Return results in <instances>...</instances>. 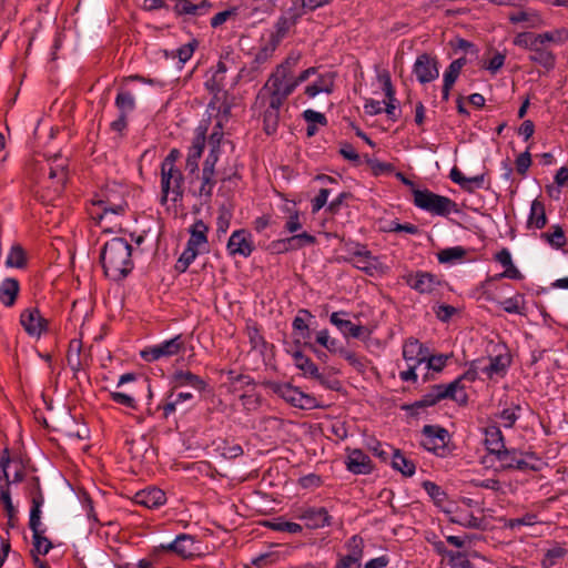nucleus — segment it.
<instances>
[{"label": "nucleus", "instance_id": "51", "mask_svg": "<svg viewBox=\"0 0 568 568\" xmlns=\"http://www.w3.org/2000/svg\"><path fill=\"white\" fill-rule=\"evenodd\" d=\"M516 47L530 50L538 43L537 34L531 32H519L513 40Z\"/></svg>", "mask_w": 568, "mask_h": 568}, {"label": "nucleus", "instance_id": "32", "mask_svg": "<svg viewBox=\"0 0 568 568\" xmlns=\"http://www.w3.org/2000/svg\"><path fill=\"white\" fill-rule=\"evenodd\" d=\"M529 60L540 64L546 69H551L555 65V54L542 47V44H535L530 49Z\"/></svg>", "mask_w": 568, "mask_h": 568}, {"label": "nucleus", "instance_id": "53", "mask_svg": "<svg viewBox=\"0 0 568 568\" xmlns=\"http://www.w3.org/2000/svg\"><path fill=\"white\" fill-rule=\"evenodd\" d=\"M444 399L443 394L437 390V385H434L429 393L424 395L422 399L415 402L414 406L416 407H427L437 404L439 400Z\"/></svg>", "mask_w": 568, "mask_h": 568}, {"label": "nucleus", "instance_id": "1", "mask_svg": "<svg viewBox=\"0 0 568 568\" xmlns=\"http://www.w3.org/2000/svg\"><path fill=\"white\" fill-rule=\"evenodd\" d=\"M296 64V58H287L277 65L257 93L255 108L263 112L264 131L267 134L276 131L281 108L296 88V82L293 81V69Z\"/></svg>", "mask_w": 568, "mask_h": 568}, {"label": "nucleus", "instance_id": "44", "mask_svg": "<svg viewBox=\"0 0 568 568\" xmlns=\"http://www.w3.org/2000/svg\"><path fill=\"white\" fill-rule=\"evenodd\" d=\"M537 39L539 44H544L546 42L562 43L568 40V29L561 28L554 31L538 33Z\"/></svg>", "mask_w": 568, "mask_h": 568}, {"label": "nucleus", "instance_id": "7", "mask_svg": "<svg viewBox=\"0 0 568 568\" xmlns=\"http://www.w3.org/2000/svg\"><path fill=\"white\" fill-rule=\"evenodd\" d=\"M185 349L183 336L176 335L171 339L163 341L156 345L149 346L141 351L140 355L145 362H155L161 358L175 356Z\"/></svg>", "mask_w": 568, "mask_h": 568}, {"label": "nucleus", "instance_id": "55", "mask_svg": "<svg viewBox=\"0 0 568 568\" xmlns=\"http://www.w3.org/2000/svg\"><path fill=\"white\" fill-rule=\"evenodd\" d=\"M542 236L556 248L562 247L566 243L565 233L560 226H555L552 232L544 233Z\"/></svg>", "mask_w": 568, "mask_h": 568}, {"label": "nucleus", "instance_id": "41", "mask_svg": "<svg viewBox=\"0 0 568 568\" xmlns=\"http://www.w3.org/2000/svg\"><path fill=\"white\" fill-rule=\"evenodd\" d=\"M115 105L120 114L128 115L135 109V99L131 92L120 91L115 98Z\"/></svg>", "mask_w": 568, "mask_h": 568}, {"label": "nucleus", "instance_id": "2", "mask_svg": "<svg viewBox=\"0 0 568 568\" xmlns=\"http://www.w3.org/2000/svg\"><path fill=\"white\" fill-rule=\"evenodd\" d=\"M132 247L123 239L114 237L106 242L101 253V261L105 274L113 280H120L132 270Z\"/></svg>", "mask_w": 568, "mask_h": 568}, {"label": "nucleus", "instance_id": "22", "mask_svg": "<svg viewBox=\"0 0 568 568\" xmlns=\"http://www.w3.org/2000/svg\"><path fill=\"white\" fill-rule=\"evenodd\" d=\"M346 466L354 474H369L373 469L371 458L361 449L349 450Z\"/></svg>", "mask_w": 568, "mask_h": 568}, {"label": "nucleus", "instance_id": "50", "mask_svg": "<svg viewBox=\"0 0 568 568\" xmlns=\"http://www.w3.org/2000/svg\"><path fill=\"white\" fill-rule=\"evenodd\" d=\"M204 146H205L204 133H199L194 138L192 145L189 148L186 159L199 161L202 156Z\"/></svg>", "mask_w": 568, "mask_h": 568}, {"label": "nucleus", "instance_id": "40", "mask_svg": "<svg viewBox=\"0 0 568 568\" xmlns=\"http://www.w3.org/2000/svg\"><path fill=\"white\" fill-rule=\"evenodd\" d=\"M452 521L466 528L479 529L483 526V519L467 511H457Z\"/></svg>", "mask_w": 568, "mask_h": 568}, {"label": "nucleus", "instance_id": "12", "mask_svg": "<svg viewBox=\"0 0 568 568\" xmlns=\"http://www.w3.org/2000/svg\"><path fill=\"white\" fill-rule=\"evenodd\" d=\"M404 278L410 288L417 291L420 294H430L440 284L437 276L422 271L409 273Z\"/></svg>", "mask_w": 568, "mask_h": 568}, {"label": "nucleus", "instance_id": "62", "mask_svg": "<svg viewBox=\"0 0 568 568\" xmlns=\"http://www.w3.org/2000/svg\"><path fill=\"white\" fill-rule=\"evenodd\" d=\"M303 118L305 119V121L307 123L321 124V125H326V123H327V120L323 113L311 110V109L305 110L303 112Z\"/></svg>", "mask_w": 568, "mask_h": 568}, {"label": "nucleus", "instance_id": "13", "mask_svg": "<svg viewBox=\"0 0 568 568\" xmlns=\"http://www.w3.org/2000/svg\"><path fill=\"white\" fill-rule=\"evenodd\" d=\"M414 73L420 83H428L438 78L437 61L429 54H420L414 63Z\"/></svg>", "mask_w": 568, "mask_h": 568}, {"label": "nucleus", "instance_id": "43", "mask_svg": "<svg viewBox=\"0 0 568 568\" xmlns=\"http://www.w3.org/2000/svg\"><path fill=\"white\" fill-rule=\"evenodd\" d=\"M316 342L331 353H344V347L339 345L337 339L329 336L327 329L320 331L316 334Z\"/></svg>", "mask_w": 568, "mask_h": 568}, {"label": "nucleus", "instance_id": "63", "mask_svg": "<svg viewBox=\"0 0 568 568\" xmlns=\"http://www.w3.org/2000/svg\"><path fill=\"white\" fill-rule=\"evenodd\" d=\"M222 140H223L222 124H221V121H219L214 128V131L211 133V135L209 138V145L211 146V149L220 150Z\"/></svg>", "mask_w": 568, "mask_h": 568}, {"label": "nucleus", "instance_id": "57", "mask_svg": "<svg viewBox=\"0 0 568 568\" xmlns=\"http://www.w3.org/2000/svg\"><path fill=\"white\" fill-rule=\"evenodd\" d=\"M537 523V516L535 514H526L520 518L508 519L505 524L506 527L515 529L519 526H532Z\"/></svg>", "mask_w": 568, "mask_h": 568}, {"label": "nucleus", "instance_id": "29", "mask_svg": "<svg viewBox=\"0 0 568 568\" xmlns=\"http://www.w3.org/2000/svg\"><path fill=\"white\" fill-rule=\"evenodd\" d=\"M174 387L190 386L199 392L205 389L206 383L189 371H178L173 375Z\"/></svg>", "mask_w": 568, "mask_h": 568}, {"label": "nucleus", "instance_id": "23", "mask_svg": "<svg viewBox=\"0 0 568 568\" xmlns=\"http://www.w3.org/2000/svg\"><path fill=\"white\" fill-rule=\"evenodd\" d=\"M165 501V493L156 487L146 488L135 495V503L150 509L159 508Z\"/></svg>", "mask_w": 568, "mask_h": 568}, {"label": "nucleus", "instance_id": "28", "mask_svg": "<svg viewBox=\"0 0 568 568\" xmlns=\"http://www.w3.org/2000/svg\"><path fill=\"white\" fill-rule=\"evenodd\" d=\"M437 390L443 394L444 398H450L462 404L467 402V395L462 378H456L447 385L437 384Z\"/></svg>", "mask_w": 568, "mask_h": 568}, {"label": "nucleus", "instance_id": "3", "mask_svg": "<svg viewBox=\"0 0 568 568\" xmlns=\"http://www.w3.org/2000/svg\"><path fill=\"white\" fill-rule=\"evenodd\" d=\"M126 194L128 189L124 185L118 183L108 185L102 191L101 195L93 201V205H98L102 210V213L98 214V217L103 220L109 214H123L128 207L125 200Z\"/></svg>", "mask_w": 568, "mask_h": 568}, {"label": "nucleus", "instance_id": "34", "mask_svg": "<svg viewBox=\"0 0 568 568\" xmlns=\"http://www.w3.org/2000/svg\"><path fill=\"white\" fill-rule=\"evenodd\" d=\"M547 223L545 205L539 200H534L530 205V214L527 221L529 229H542Z\"/></svg>", "mask_w": 568, "mask_h": 568}, {"label": "nucleus", "instance_id": "54", "mask_svg": "<svg viewBox=\"0 0 568 568\" xmlns=\"http://www.w3.org/2000/svg\"><path fill=\"white\" fill-rule=\"evenodd\" d=\"M41 529H37V532L33 534V547L34 549L42 555H47L52 548L51 541L42 535Z\"/></svg>", "mask_w": 568, "mask_h": 568}, {"label": "nucleus", "instance_id": "42", "mask_svg": "<svg viewBox=\"0 0 568 568\" xmlns=\"http://www.w3.org/2000/svg\"><path fill=\"white\" fill-rule=\"evenodd\" d=\"M315 242V236L308 234L307 232H302L287 237L286 244H288V248H291V251H296L305 246L313 245Z\"/></svg>", "mask_w": 568, "mask_h": 568}, {"label": "nucleus", "instance_id": "5", "mask_svg": "<svg viewBox=\"0 0 568 568\" xmlns=\"http://www.w3.org/2000/svg\"><path fill=\"white\" fill-rule=\"evenodd\" d=\"M413 195L415 205L432 214L448 215L452 212H456V203L447 196L428 190H415Z\"/></svg>", "mask_w": 568, "mask_h": 568}, {"label": "nucleus", "instance_id": "11", "mask_svg": "<svg viewBox=\"0 0 568 568\" xmlns=\"http://www.w3.org/2000/svg\"><path fill=\"white\" fill-rule=\"evenodd\" d=\"M20 324L30 336L34 337H39L47 331L48 326L47 320L40 314L37 307L24 310L20 315Z\"/></svg>", "mask_w": 568, "mask_h": 568}, {"label": "nucleus", "instance_id": "9", "mask_svg": "<svg viewBox=\"0 0 568 568\" xmlns=\"http://www.w3.org/2000/svg\"><path fill=\"white\" fill-rule=\"evenodd\" d=\"M161 548L166 551H172L184 559H189L199 554L200 547L195 541L194 537L186 534H181L176 538L164 545Z\"/></svg>", "mask_w": 568, "mask_h": 568}, {"label": "nucleus", "instance_id": "4", "mask_svg": "<svg viewBox=\"0 0 568 568\" xmlns=\"http://www.w3.org/2000/svg\"><path fill=\"white\" fill-rule=\"evenodd\" d=\"M184 175L178 166H161V203L181 201L184 194Z\"/></svg>", "mask_w": 568, "mask_h": 568}, {"label": "nucleus", "instance_id": "31", "mask_svg": "<svg viewBox=\"0 0 568 568\" xmlns=\"http://www.w3.org/2000/svg\"><path fill=\"white\" fill-rule=\"evenodd\" d=\"M19 282L16 278H6L0 284V302L6 306H12L19 293Z\"/></svg>", "mask_w": 568, "mask_h": 568}, {"label": "nucleus", "instance_id": "8", "mask_svg": "<svg viewBox=\"0 0 568 568\" xmlns=\"http://www.w3.org/2000/svg\"><path fill=\"white\" fill-rule=\"evenodd\" d=\"M448 432L439 426L425 425L422 430L420 444L429 452L438 454L444 450L448 440Z\"/></svg>", "mask_w": 568, "mask_h": 568}, {"label": "nucleus", "instance_id": "46", "mask_svg": "<svg viewBox=\"0 0 568 568\" xmlns=\"http://www.w3.org/2000/svg\"><path fill=\"white\" fill-rule=\"evenodd\" d=\"M503 310L510 314H523L525 308V301L521 295H515L499 302Z\"/></svg>", "mask_w": 568, "mask_h": 568}, {"label": "nucleus", "instance_id": "59", "mask_svg": "<svg viewBox=\"0 0 568 568\" xmlns=\"http://www.w3.org/2000/svg\"><path fill=\"white\" fill-rule=\"evenodd\" d=\"M515 164H516L517 173L520 175H525L531 165L530 152L527 150V151L520 153L517 156Z\"/></svg>", "mask_w": 568, "mask_h": 568}, {"label": "nucleus", "instance_id": "47", "mask_svg": "<svg viewBox=\"0 0 568 568\" xmlns=\"http://www.w3.org/2000/svg\"><path fill=\"white\" fill-rule=\"evenodd\" d=\"M265 525L273 530L276 531H285L288 534H298L302 531V526L296 523L284 521L282 519H276L274 521H266Z\"/></svg>", "mask_w": 568, "mask_h": 568}, {"label": "nucleus", "instance_id": "56", "mask_svg": "<svg viewBox=\"0 0 568 568\" xmlns=\"http://www.w3.org/2000/svg\"><path fill=\"white\" fill-rule=\"evenodd\" d=\"M348 556L361 561L363 557V539L358 536H353L347 541Z\"/></svg>", "mask_w": 568, "mask_h": 568}, {"label": "nucleus", "instance_id": "24", "mask_svg": "<svg viewBox=\"0 0 568 568\" xmlns=\"http://www.w3.org/2000/svg\"><path fill=\"white\" fill-rule=\"evenodd\" d=\"M293 359L295 366L303 372L304 376L314 378L318 381L321 384L326 385V379L318 372L317 366L310 357H307L301 352H295L293 355Z\"/></svg>", "mask_w": 568, "mask_h": 568}, {"label": "nucleus", "instance_id": "60", "mask_svg": "<svg viewBox=\"0 0 568 568\" xmlns=\"http://www.w3.org/2000/svg\"><path fill=\"white\" fill-rule=\"evenodd\" d=\"M219 153H220V150H216V149L210 150V153L207 154V156L203 163V169H202L203 172L215 176V165L219 160Z\"/></svg>", "mask_w": 568, "mask_h": 568}, {"label": "nucleus", "instance_id": "25", "mask_svg": "<svg viewBox=\"0 0 568 568\" xmlns=\"http://www.w3.org/2000/svg\"><path fill=\"white\" fill-rule=\"evenodd\" d=\"M351 262L358 270L365 271L368 274L377 268V260L365 247H361L352 253Z\"/></svg>", "mask_w": 568, "mask_h": 568}, {"label": "nucleus", "instance_id": "26", "mask_svg": "<svg viewBox=\"0 0 568 568\" xmlns=\"http://www.w3.org/2000/svg\"><path fill=\"white\" fill-rule=\"evenodd\" d=\"M312 318H314L312 313L308 310L302 308L298 311L292 323L296 341L303 339L305 345H307V339L310 338V328L307 322Z\"/></svg>", "mask_w": 568, "mask_h": 568}, {"label": "nucleus", "instance_id": "19", "mask_svg": "<svg viewBox=\"0 0 568 568\" xmlns=\"http://www.w3.org/2000/svg\"><path fill=\"white\" fill-rule=\"evenodd\" d=\"M428 357V348L416 338H408L403 345V358L406 363L420 365Z\"/></svg>", "mask_w": 568, "mask_h": 568}, {"label": "nucleus", "instance_id": "21", "mask_svg": "<svg viewBox=\"0 0 568 568\" xmlns=\"http://www.w3.org/2000/svg\"><path fill=\"white\" fill-rule=\"evenodd\" d=\"M344 312H334L331 314L329 321L335 325L344 336L359 338L367 333V329L362 325H356L348 320L342 318Z\"/></svg>", "mask_w": 568, "mask_h": 568}, {"label": "nucleus", "instance_id": "45", "mask_svg": "<svg viewBox=\"0 0 568 568\" xmlns=\"http://www.w3.org/2000/svg\"><path fill=\"white\" fill-rule=\"evenodd\" d=\"M465 64V58L454 60L444 73V83L453 87Z\"/></svg>", "mask_w": 568, "mask_h": 568}, {"label": "nucleus", "instance_id": "14", "mask_svg": "<svg viewBox=\"0 0 568 568\" xmlns=\"http://www.w3.org/2000/svg\"><path fill=\"white\" fill-rule=\"evenodd\" d=\"M508 20L513 24H521L527 29H537L545 24L541 13L532 8H520L508 14Z\"/></svg>", "mask_w": 568, "mask_h": 568}, {"label": "nucleus", "instance_id": "27", "mask_svg": "<svg viewBox=\"0 0 568 568\" xmlns=\"http://www.w3.org/2000/svg\"><path fill=\"white\" fill-rule=\"evenodd\" d=\"M207 225L202 221H195L190 227V239L186 245L204 251L207 243Z\"/></svg>", "mask_w": 568, "mask_h": 568}, {"label": "nucleus", "instance_id": "6", "mask_svg": "<svg viewBox=\"0 0 568 568\" xmlns=\"http://www.w3.org/2000/svg\"><path fill=\"white\" fill-rule=\"evenodd\" d=\"M272 390L282 397L285 402L301 409H313L318 407L316 398L310 394L300 390L288 383H273Z\"/></svg>", "mask_w": 568, "mask_h": 568}, {"label": "nucleus", "instance_id": "61", "mask_svg": "<svg viewBox=\"0 0 568 568\" xmlns=\"http://www.w3.org/2000/svg\"><path fill=\"white\" fill-rule=\"evenodd\" d=\"M447 359H448L447 355H433V356H430L428 354V357L426 359L427 367L429 369L435 371V372H440L444 368V366L446 365Z\"/></svg>", "mask_w": 568, "mask_h": 568}, {"label": "nucleus", "instance_id": "35", "mask_svg": "<svg viewBox=\"0 0 568 568\" xmlns=\"http://www.w3.org/2000/svg\"><path fill=\"white\" fill-rule=\"evenodd\" d=\"M510 365V357L508 355H497L489 358L488 365L483 368L489 377L495 375H504L507 367Z\"/></svg>", "mask_w": 568, "mask_h": 568}, {"label": "nucleus", "instance_id": "18", "mask_svg": "<svg viewBox=\"0 0 568 568\" xmlns=\"http://www.w3.org/2000/svg\"><path fill=\"white\" fill-rule=\"evenodd\" d=\"M496 459L499 463V467L497 469H519L525 470L528 468V463L524 460L523 454L517 452L516 449H507L504 447L495 455Z\"/></svg>", "mask_w": 568, "mask_h": 568}, {"label": "nucleus", "instance_id": "36", "mask_svg": "<svg viewBox=\"0 0 568 568\" xmlns=\"http://www.w3.org/2000/svg\"><path fill=\"white\" fill-rule=\"evenodd\" d=\"M49 170H50V172H49L50 179L57 181L55 190L60 191L64 186V184L67 182V178H68L64 160L60 156H57L53 160V164L50 165Z\"/></svg>", "mask_w": 568, "mask_h": 568}, {"label": "nucleus", "instance_id": "48", "mask_svg": "<svg viewBox=\"0 0 568 568\" xmlns=\"http://www.w3.org/2000/svg\"><path fill=\"white\" fill-rule=\"evenodd\" d=\"M423 487L437 506H443L447 495L438 485L433 481H424Z\"/></svg>", "mask_w": 568, "mask_h": 568}, {"label": "nucleus", "instance_id": "15", "mask_svg": "<svg viewBox=\"0 0 568 568\" xmlns=\"http://www.w3.org/2000/svg\"><path fill=\"white\" fill-rule=\"evenodd\" d=\"M216 184L214 175L206 174L202 171V174H196L190 179V192L193 196L209 201L213 194V189Z\"/></svg>", "mask_w": 568, "mask_h": 568}, {"label": "nucleus", "instance_id": "49", "mask_svg": "<svg viewBox=\"0 0 568 568\" xmlns=\"http://www.w3.org/2000/svg\"><path fill=\"white\" fill-rule=\"evenodd\" d=\"M465 253L466 252L463 247L455 246V247H448V248L440 251L437 254V257L440 263H452L456 260L463 258Z\"/></svg>", "mask_w": 568, "mask_h": 568}, {"label": "nucleus", "instance_id": "64", "mask_svg": "<svg viewBox=\"0 0 568 568\" xmlns=\"http://www.w3.org/2000/svg\"><path fill=\"white\" fill-rule=\"evenodd\" d=\"M329 195L327 189H321L318 194L312 200L313 212H318L326 203Z\"/></svg>", "mask_w": 568, "mask_h": 568}, {"label": "nucleus", "instance_id": "17", "mask_svg": "<svg viewBox=\"0 0 568 568\" xmlns=\"http://www.w3.org/2000/svg\"><path fill=\"white\" fill-rule=\"evenodd\" d=\"M297 518L304 520L306 527L311 529L331 525V516L324 507H307L301 509Z\"/></svg>", "mask_w": 568, "mask_h": 568}, {"label": "nucleus", "instance_id": "33", "mask_svg": "<svg viewBox=\"0 0 568 568\" xmlns=\"http://www.w3.org/2000/svg\"><path fill=\"white\" fill-rule=\"evenodd\" d=\"M334 87L333 75L327 73L320 75L316 82L305 88V94L310 98H314L320 93H331Z\"/></svg>", "mask_w": 568, "mask_h": 568}, {"label": "nucleus", "instance_id": "52", "mask_svg": "<svg viewBox=\"0 0 568 568\" xmlns=\"http://www.w3.org/2000/svg\"><path fill=\"white\" fill-rule=\"evenodd\" d=\"M201 252L202 251L199 248L186 245L184 252L181 254L178 261L176 267L184 272Z\"/></svg>", "mask_w": 568, "mask_h": 568}, {"label": "nucleus", "instance_id": "20", "mask_svg": "<svg viewBox=\"0 0 568 568\" xmlns=\"http://www.w3.org/2000/svg\"><path fill=\"white\" fill-rule=\"evenodd\" d=\"M34 489L32 491V507L30 510L29 527L32 532H37L41 526V507L44 504V496L40 487L39 478H33Z\"/></svg>", "mask_w": 568, "mask_h": 568}, {"label": "nucleus", "instance_id": "16", "mask_svg": "<svg viewBox=\"0 0 568 568\" xmlns=\"http://www.w3.org/2000/svg\"><path fill=\"white\" fill-rule=\"evenodd\" d=\"M204 84L207 91L213 95L209 103V109L212 111L217 110L219 113L223 112L224 114H227L230 108L222 102L225 97L222 77L217 78L216 75H211Z\"/></svg>", "mask_w": 568, "mask_h": 568}, {"label": "nucleus", "instance_id": "10", "mask_svg": "<svg viewBox=\"0 0 568 568\" xmlns=\"http://www.w3.org/2000/svg\"><path fill=\"white\" fill-rule=\"evenodd\" d=\"M227 251L230 255H241L247 257L254 250L252 234L246 230H237L232 233L227 242Z\"/></svg>", "mask_w": 568, "mask_h": 568}, {"label": "nucleus", "instance_id": "58", "mask_svg": "<svg viewBox=\"0 0 568 568\" xmlns=\"http://www.w3.org/2000/svg\"><path fill=\"white\" fill-rule=\"evenodd\" d=\"M236 14H237V8H231V9L221 11V12L216 13L211 19V26L213 28H217V27L222 26L223 23H225L227 20L234 19L236 17Z\"/></svg>", "mask_w": 568, "mask_h": 568}, {"label": "nucleus", "instance_id": "39", "mask_svg": "<svg viewBox=\"0 0 568 568\" xmlns=\"http://www.w3.org/2000/svg\"><path fill=\"white\" fill-rule=\"evenodd\" d=\"M566 555L567 549L560 546L548 549L541 560L542 568H554Z\"/></svg>", "mask_w": 568, "mask_h": 568}, {"label": "nucleus", "instance_id": "37", "mask_svg": "<svg viewBox=\"0 0 568 568\" xmlns=\"http://www.w3.org/2000/svg\"><path fill=\"white\" fill-rule=\"evenodd\" d=\"M8 267L23 268L27 265V255L20 244L11 246L10 252L6 260Z\"/></svg>", "mask_w": 568, "mask_h": 568}, {"label": "nucleus", "instance_id": "30", "mask_svg": "<svg viewBox=\"0 0 568 568\" xmlns=\"http://www.w3.org/2000/svg\"><path fill=\"white\" fill-rule=\"evenodd\" d=\"M485 445L488 453L494 456L505 447L503 433L497 426L486 428Z\"/></svg>", "mask_w": 568, "mask_h": 568}, {"label": "nucleus", "instance_id": "38", "mask_svg": "<svg viewBox=\"0 0 568 568\" xmlns=\"http://www.w3.org/2000/svg\"><path fill=\"white\" fill-rule=\"evenodd\" d=\"M392 466L404 476H413L415 474V464L402 455L399 450H393Z\"/></svg>", "mask_w": 568, "mask_h": 568}]
</instances>
